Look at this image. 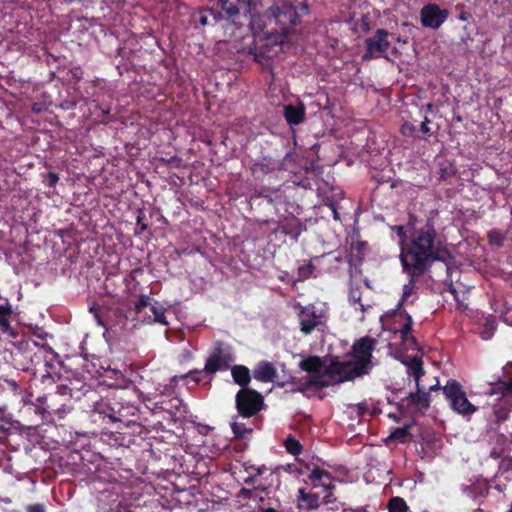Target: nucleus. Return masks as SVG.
<instances>
[{
  "instance_id": "obj_1",
  "label": "nucleus",
  "mask_w": 512,
  "mask_h": 512,
  "mask_svg": "<svg viewBox=\"0 0 512 512\" xmlns=\"http://www.w3.org/2000/svg\"><path fill=\"white\" fill-rule=\"evenodd\" d=\"M430 255V249H428L427 252V250L422 248V246H414L413 249L404 254L402 262H400L403 272L408 276V282L403 286L402 297L395 310V312H398L400 317H405V323L399 329L400 338L404 344L418 351L420 350L419 343L416 338L410 334L413 325L412 317L405 310L401 311V308L408 297L413 294L416 282L431 269L435 262H443L447 268H449V264L453 260L451 254L438 257H432Z\"/></svg>"
},
{
  "instance_id": "obj_2",
  "label": "nucleus",
  "mask_w": 512,
  "mask_h": 512,
  "mask_svg": "<svg viewBox=\"0 0 512 512\" xmlns=\"http://www.w3.org/2000/svg\"><path fill=\"white\" fill-rule=\"evenodd\" d=\"M437 217V211H430L424 216L409 213L406 226L393 225L390 227L391 231L395 232L399 238L400 262H402L404 254L413 249L414 245L415 247L422 246L427 251L430 249L432 257L451 254L436 228Z\"/></svg>"
},
{
  "instance_id": "obj_3",
  "label": "nucleus",
  "mask_w": 512,
  "mask_h": 512,
  "mask_svg": "<svg viewBox=\"0 0 512 512\" xmlns=\"http://www.w3.org/2000/svg\"><path fill=\"white\" fill-rule=\"evenodd\" d=\"M128 391L123 388L105 389L98 400L94 401V411L113 423L130 426L138 423V407L127 399Z\"/></svg>"
},
{
  "instance_id": "obj_4",
  "label": "nucleus",
  "mask_w": 512,
  "mask_h": 512,
  "mask_svg": "<svg viewBox=\"0 0 512 512\" xmlns=\"http://www.w3.org/2000/svg\"><path fill=\"white\" fill-rule=\"evenodd\" d=\"M10 363L20 371L36 373L39 366L47 367L57 353L47 344L21 337L11 343Z\"/></svg>"
},
{
  "instance_id": "obj_5",
  "label": "nucleus",
  "mask_w": 512,
  "mask_h": 512,
  "mask_svg": "<svg viewBox=\"0 0 512 512\" xmlns=\"http://www.w3.org/2000/svg\"><path fill=\"white\" fill-rule=\"evenodd\" d=\"M272 17L279 27L276 32H266V39L275 44H282L287 35L300 23L301 17L309 14L308 5L305 2L293 4L285 1L271 7Z\"/></svg>"
},
{
  "instance_id": "obj_6",
  "label": "nucleus",
  "mask_w": 512,
  "mask_h": 512,
  "mask_svg": "<svg viewBox=\"0 0 512 512\" xmlns=\"http://www.w3.org/2000/svg\"><path fill=\"white\" fill-rule=\"evenodd\" d=\"M377 345V340L370 336H364L356 340L349 352L352 358V375L349 378H358L369 374L372 368V354Z\"/></svg>"
},
{
  "instance_id": "obj_7",
  "label": "nucleus",
  "mask_w": 512,
  "mask_h": 512,
  "mask_svg": "<svg viewBox=\"0 0 512 512\" xmlns=\"http://www.w3.org/2000/svg\"><path fill=\"white\" fill-rule=\"evenodd\" d=\"M442 391L450 408L457 414L467 417L477 411L478 408L468 400L466 392L457 380L449 379Z\"/></svg>"
},
{
  "instance_id": "obj_8",
  "label": "nucleus",
  "mask_w": 512,
  "mask_h": 512,
  "mask_svg": "<svg viewBox=\"0 0 512 512\" xmlns=\"http://www.w3.org/2000/svg\"><path fill=\"white\" fill-rule=\"evenodd\" d=\"M263 396L255 389H240L235 396V406L239 416L251 418L264 407Z\"/></svg>"
},
{
  "instance_id": "obj_9",
  "label": "nucleus",
  "mask_w": 512,
  "mask_h": 512,
  "mask_svg": "<svg viewBox=\"0 0 512 512\" xmlns=\"http://www.w3.org/2000/svg\"><path fill=\"white\" fill-rule=\"evenodd\" d=\"M72 391L73 388H69L66 385L58 386L57 392L37 399L39 405L35 407V412L41 415L43 421H50L53 414H61L65 411V404L61 403L58 405L57 398L59 396H73Z\"/></svg>"
},
{
  "instance_id": "obj_10",
  "label": "nucleus",
  "mask_w": 512,
  "mask_h": 512,
  "mask_svg": "<svg viewBox=\"0 0 512 512\" xmlns=\"http://www.w3.org/2000/svg\"><path fill=\"white\" fill-rule=\"evenodd\" d=\"M389 32L386 29L378 28L373 36L365 39V53L362 56L364 61H369L377 58L389 59L387 52L391 47L388 40Z\"/></svg>"
},
{
  "instance_id": "obj_11",
  "label": "nucleus",
  "mask_w": 512,
  "mask_h": 512,
  "mask_svg": "<svg viewBox=\"0 0 512 512\" xmlns=\"http://www.w3.org/2000/svg\"><path fill=\"white\" fill-rule=\"evenodd\" d=\"M251 0H218L216 7L229 25L240 27L242 17L250 11Z\"/></svg>"
},
{
  "instance_id": "obj_12",
  "label": "nucleus",
  "mask_w": 512,
  "mask_h": 512,
  "mask_svg": "<svg viewBox=\"0 0 512 512\" xmlns=\"http://www.w3.org/2000/svg\"><path fill=\"white\" fill-rule=\"evenodd\" d=\"M449 11L441 9L437 4L424 5L420 10V20L423 27L438 29L447 20Z\"/></svg>"
},
{
  "instance_id": "obj_13",
  "label": "nucleus",
  "mask_w": 512,
  "mask_h": 512,
  "mask_svg": "<svg viewBox=\"0 0 512 512\" xmlns=\"http://www.w3.org/2000/svg\"><path fill=\"white\" fill-rule=\"evenodd\" d=\"M147 307H150V311L153 314V319L150 322L168 325V321L165 316V308L157 301H155L154 304H151L149 296L141 295L138 302L135 304V312L140 315Z\"/></svg>"
},
{
  "instance_id": "obj_14",
  "label": "nucleus",
  "mask_w": 512,
  "mask_h": 512,
  "mask_svg": "<svg viewBox=\"0 0 512 512\" xmlns=\"http://www.w3.org/2000/svg\"><path fill=\"white\" fill-rule=\"evenodd\" d=\"M416 391L410 392L408 396L401 399L402 403H405L407 407H415L419 410H427L430 407V393L426 391V388L420 383H415Z\"/></svg>"
},
{
  "instance_id": "obj_15",
  "label": "nucleus",
  "mask_w": 512,
  "mask_h": 512,
  "mask_svg": "<svg viewBox=\"0 0 512 512\" xmlns=\"http://www.w3.org/2000/svg\"><path fill=\"white\" fill-rule=\"evenodd\" d=\"M352 362L350 361H331L325 369L324 375L333 378L339 376V379L335 380V383H343L346 381H352L355 378H349L352 375L353 370Z\"/></svg>"
},
{
  "instance_id": "obj_16",
  "label": "nucleus",
  "mask_w": 512,
  "mask_h": 512,
  "mask_svg": "<svg viewBox=\"0 0 512 512\" xmlns=\"http://www.w3.org/2000/svg\"><path fill=\"white\" fill-rule=\"evenodd\" d=\"M300 330L305 335L310 334L319 324L321 315L316 312L315 306L303 307L299 313Z\"/></svg>"
},
{
  "instance_id": "obj_17",
  "label": "nucleus",
  "mask_w": 512,
  "mask_h": 512,
  "mask_svg": "<svg viewBox=\"0 0 512 512\" xmlns=\"http://www.w3.org/2000/svg\"><path fill=\"white\" fill-rule=\"evenodd\" d=\"M491 486L485 479H478L470 485H462L461 490L467 497L478 500L490 495Z\"/></svg>"
},
{
  "instance_id": "obj_18",
  "label": "nucleus",
  "mask_w": 512,
  "mask_h": 512,
  "mask_svg": "<svg viewBox=\"0 0 512 512\" xmlns=\"http://www.w3.org/2000/svg\"><path fill=\"white\" fill-rule=\"evenodd\" d=\"M305 106L302 102L297 105L287 104L283 106V116L290 126L301 124L305 120Z\"/></svg>"
},
{
  "instance_id": "obj_19",
  "label": "nucleus",
  "mask_w": 512,
  "mask_h": 512,
  "mask_svg": "<svg viewBox=\"0 0 512 512\" xmlns=\"http://www.w3.org/2000/svg\"><path fill=\"white\" fill-rule=\"evenodd\" d=\"M402 362L407 367L408 375L414 378L415 383H420L421 377L425 374L422 356L414 355L413 357H407Z\"/></svg>"
},
{
  "instance_id": "obj_20",
  "label": "nucleus",
  "mask_w": 512,
  "mask_h": 512,
  "mask_svg": "<svg viewBox=\"0 0 512 512\" xmlns=\"http://www.w3.org/2000/svg\"><path fill=\"white\" fill-rule=\"evenodd\" d=\"M276 374V369L270 362H261L253 371L254 378L263 383L273 382Z\"/></svg>"
},
{
  "instance_id": "obj_21",
  "label": "nucleus",
  "mask_w": 512,
  "mask_h": 512,
  "mask_svg": "<svg viewBox=\"0 0 512 512\" xmlns=\"http://www.w3.org/2000/svg\"><path fill=\"white\" fill-rule=\"evenodd\" d=\"M221 21H225V18L220 15V10L217 7L200 11L196 19L201 26L215 25Z\"/></svg>"
},
{
  "instance_id": "obj_22",
  "label": "nucleus",
  "mask_w": 512,
  "mask_h": 512,
  "mask_svg": "<svg viewBox=\"0 0 512 512\" xmlns=\"http://www.w3.org/2000/svg\"><path fill=\"white\" fill-rule=\"evenodd\" d=\"M211 357H218L224 360L223 362L233 363L235 361V356L233 353V349L231 345L224 343L222 341H216L213 345V349L209 354Z\"/></svg>"
},
{
  "instance_id": "obj_23",
  "label": "nucleus",
  "mask_w": 512,
  "mask_h": 512,
  "mask_svg": "<svg viewBox=\"0 0 512 512\" xmlns=\"http://www.w3.org/2000/svg\"><path fill=\"white\" fill-rule=\"evenodd\" d=\"M281 468L277 466L274 470L270 472V474L265 478L267 482L266 485H259L255 487V490H259L266 495L270 494L272 490H278L281 486L280 479Z\"/></svg>"
},
{
  "instance_id": "obj_24",
  "label": "nucleus",
  "mask_w": 512,
  "mask_h": 512,
  "mask_svg": "<svg viewBox=\"0 0 512 512\" xmlns=\"http://www.w3.org/2000/svg\"><path fill=\"white\" fill-rule=\"evenodd\" d=\"M233 381L241 386V389L248 388V384L251 381V374L248 367L244 365H234L230 367Z\"/></svg>"
},
{
  "instance_id": "obj_25",
  "label": "nucleus",
  "mask_w": 512,
  "mask_h": 512,
  "mask_svg": "<svg viewBox=\"0 0 512 512\" xmlns=\"http://www.w3.org/2000/svg\"><path fill=\"white\" fill-rule=\"evenodd\" d=\"M12 315V308L9 304L0 305V331L13 338L17 337V333L10 325V317Z\"/></svg>"
},
{
  "instance_id": "obj_26",
  "label": "nucleus",
  "mask_w": 512,
  "mask_h": 512,
  "mask_svg": "<svg viewBox=\"0 0 512 512\" xmlns=\"http://www.w3.org/2000/svg\"><path fill=\"white\" fill-rule=\"evenodd\" d=\"M299 507L306 510L317 509L320 506V497L316 493H308L301 488L298 491Z\"/></svg>"
},
{
  "instance_id": "obj_27",
  "label": "nucleus",
  "mask_w": 512,
  "mask_h": 512,
  "mask_svg": "<svg viewBox=\"0 0 512 512\" xmlns=\"http://www.w3.org/2000/svg\"><path fill=\"white\" fill-rule=\"evenodd\" d=\"M221 358L208 356L205 362L203 371L207 374H215L219 371H227L230 369L232 363L223 362Z\"/></svg>"
},
{
  "instance_id": "obj_28",
  "label": "nucleus",
  "mask_w": 512,
  "mask_h": 512,
  "mask_svg": "<svg viewBox=\"0 0 512 512\" xmlns=\"http://www.w3.org/2000/svg\"><path fill=\"white\" fill-rule=\"evenodd\" d=\"M308 478L313 483L316 482V481L320 482L321 485L323 486L324 490L327 491V492L334 489L333 485L325 484L324 483V480H329L330 481L332 479L331 473L329 471H327V470H324V469L319 468V467H314L311 470Z\"/></svg>"
},
{
  "instance_id": "obj_29",
  "label": "nucleus",
  "mask_w": 512,
  "mask_h": 512,
  "mask_svg": "<svg viewBox=\"0 0 512 512\" xmlns=\"http://www.w3.org/2000/svg\"><path fill=\"white\" fill-rule=\"evenodd\" d=\"M324 362L319 356H309L299 363V367L307 373H319Z\"/></svg>"
},
{
  "instance_id": "obj_30",
  "label": "nucleus",
  "mask_w": 512,
  "mask_h": 512,
  "mask_svg": "<svg viewBox=\"0 0 512 512\" xmlns=\"http://www.w3.org/2000/svg\"><path fill=\"white\" fill-rule=\"evenodd\" d=\"M321 377L322 376H320V375L305 377L304 381L301 382L300 386H298L296 389H293V391L304 392L311 387H314V388L328 387V383H321Z\"/></svg>"
},
{
  "instance_id": "obj_31",
  "label": "nucleus",
  "mask_w": 512,
  "mask_h": 512,
  "mask_svg": "<svg viewBox=\"0 0 512 512\" xmlns=\"http://www.w3.org/2000/svg\"><path fill=\"white\" fill-rule=\"evenodd\" d=\"M273 170H274L273 164L266 159H263L262 161L255 162L251 167L252 175L255 178L263 177V176L271 173Z\"/></svg>"
},
{
  "instance_id": "obj_32",
  "label": "nucleus",
  "mask_w": 512,
  "mask_h": 512,
  "mask_svg": "<svg viewBox=\"0 0 512 512\" xmlns=\"http://www.w3.org/2000/svg\"><path fill=\"white\" fill-rule=\"evenodd\" d=\"M388 512H409L410 508L404 498L400 496H393L387 502Z\"/></svg>"
},
{
  "instance_id": "obj_33",
  "label": "nucleus",
  "mask_w": 512,
  "mask_h": 512,
  "mask_svg": "<svg viewBox=\"0 0 512 512\" xmlns=\"http://www.w3.org/2000/svg\"><path fill=\"white\" fill-rule=\"evenodd\" d=\"M488 394H500L502 397L512 395V379L510 381L500 380L493 384Z\"/></svg>"
},
{
  "instance_id": "obj_34",
  "label": "nucleus",
  "mask_w": 512,
  "mask_h": 512,
  "mask_svg": "<svg viewBox=\"0 0 512 512\" xmlns=\"http://www.w3.org/2000/svg\"><path fill=\"white\" fill-rule=\"evenodd\" d=\"M488 394H500L502 397L512 395V379L510 381L500 380L493 384Z\"/></svg>"
},
{
  "instance_id": "obj_35",
  "label": "nucleus",
  "mask_w": 512,
  "mask_h": 512,
  "mask_svg": "<svg viewBox=\"0 0 512 512\" xmlns=\"http://www.w3.org/2000/svg\"><path fill=\"white\" fill-rule=\"evenodd\" d=\"M487 239L489 245L501 248L506 240V235L500 229L493 228L487 232Z\"/></svg>"
},
{
  "instance_id": "obj_36",
  "label": "nucleus",
  "mask_w": 512,
  "mask_h": 512,
  "mask_svg": "<svg viewBox=\"0 0 512 512\" xmlns=\"http://www.w3.org/2000/svg\"><path fill=\"white\" fill-rule=\"evenodd\" d=\"M284 446H285L286 451L293 456H298L303 450V447H302V444L300 443V441L297 440L292 435H289L284 440Z\"/></svg>"
},
{
  "instance_id": "obj_37",
  "label": "nucleus",
  "mask_w": 512,
  "mask_h": 512,
  "mask_svg": "<svg viewBox=\"0 0 512 512\" xmlns=\"http://www.w3.org/2000/svg\"><path fill=\"white\" fill-rule=\"evenodd\" d=\"M231 429L237 439H244L253 432V428L247 427L245 423L238 421L231 423Z\"/></svg>"
},
{
  "instance_id": "obj_38",
  "label": "nucleus",
  "mask_w": 512,
  "mask_h": 512,
  "mask_svg": "<svg viewBox=\"0 0 512 512\" xmlns=\"http://www.w3.org/2000/svg\"><path fill=\"white\" fill-rule=\"evenodd\" d=\"M261 197L265 198L269 203L280 204L282 202V194L280 189H263L260 193Z\"/></svg>"
},
{
  "instance_id": "obj_39",
  "label": "nucleus",
  "mask_w": 512,
  "mask_h": 512,
  "mask_svg": "<svg viewBox=\"0 0 512 512\" xmlns=\"http://www.w3.org/2000/svg\"><path fill=\"white\" fill-rule=\"evenodd\" d=\"M409 428H410V425L398 427L389 434L387 439L388 440H398L399 442L404 443L406 441L407 437L410 435Z\"/></svg>"
},
{
  "instance_id": "obj_40",
  "label": "nucleus",
  "mask_w": 512,
  "mask_h": 512,
  "mask_svg": "<svg viewBox=\"0 0 512 512\" xmlns=\"http://www.w3.org/2000/svg\"><path fill=\"white\" fill-rule=\"evenodd\" d=\"M361 296L362 291L360 286H354L353 284L349 287V301L352 304H360L363 307V304H361Z\"/></svg>"
},
{
  "instance_id": "obj_41",
  "label": "nucleus",
  "mask_w": 512,
  "mask_h": 512,
  "mask_svg": "<svg viewBox=\"0 0 512 512\" xmlns=\"http://www.w3.org/2000/svg\"><path fill=\"white\" fill-rule=\"evenodd\" d=\"M314 266L309 261L298 268V277L301 280H306L313 275Z\"/></svg>"
},
{
  "instance_id": "obj_42",
  "label": "nucleus",
  "mask_w": 512,
  "mask_h": 512,
  "mask_svg": "<svg viewBox=\"0 0 512 512\" xmlns=\"http://www.w3.org/2000/svg\"><path fill=\"white\" fill-rule=\"evenodd\" d=\"M401 133L406 137H419L418 129L411 122H404L400 128Z\"/></svg>"
},
{
  "instance_id": "obj_43",
  "label": "nucleus",
  "mask_w": 512,
  "mask_h": 512,
  "mask_svg": "<svg viewBox=\"0 0 512 512\" xmlns=\"http://www.w3.org/2000/svg\"><path fill=\"white\" fill-rule=\"evenodd\" d=\"M279 468H281V471H285L286 473L291 474L296 478H299L301 475H303V470L295 464L280 465Z\"/></svg>"
},
{
  "instance_id": "obj_44",
  "label": "nucleus",
  "mask_w": 512,
  "mask_h": 512,
  "mask_svg": "<svg viewBox=\"0 0 512 512\" xmlns=\"http://www.w3.org/2000/svg\"><path fill=\"white\" fill-rule=\"evenodd\" d=\"M495 445L499 448H503V451H507L510 449L511 441L510 439L503 433L497 434Z\"/></svg>"
},
{
  "instance_id": "obj_45",
  "label": "nucleus",
  "mask_w": 512,
  "mask_h": 512,
  "mask_svg": "<svg viewBox=\"0 0 512 512\" xmlns=\"http://www.w3.org/2000/svg\"><path fill=\"white\" fill-rule=\"evenodd\" d=\"M95 107L101 111L102 119L99 122L102 124H108L112 120L110 108L102 107L100 104H97Z\"/></svg>"
},
{
  "instance_id": "obj_46",
  "label": "nucleus",
  "mask_w": 512,
  "mask_h": 512,
  "mask_svg": "<svg viewBox=\"0 0 512 512\" xmlns=\"http://www.w3.org/2000/svg\"><path fill=\"white\" fill-rule=\"evenodd\" d=\"M58 181L59 175L55 172H49L46 175H44V182L50 188L55 187Z\"/></svg>"
},
{
  "instance_id": "obj_47",
  "label": "nucleus",
  "mask_w": 512,
  "mask_h": 512,
  "mask_svg": "<svg viewBox=\"0 0 512 512\" xmlns=\"http://www.w3.org/2000/svg\"><path fill=\"white\" fill-rule=\"evenodd\" d=\"M494 415L496 418V423L500 424L507 419L508 411L505 408L500 407L494 410Z\"/></svg>"
},
{
  "instance_id": "obj_48",
  "label": "nucleus",
  "mask_w": 512,
  "mask_h": 512,
  "mask_svg": "<svg viewBox=\"0 0 512 512\" xmlns=\"http://www.w3.org/2000/svg\"><path fill=\"white\" fill-rule=\"evenodd\" d=\"M202 372H204V371L203 370H192L184 377L191 378L193 382H195L196 384H199L202 380L199 375Z\"/></svg>"
},
{
  "instance_id": "obj_49",
  "label": "nucleus",
  "mask_w": 512,
  "mask_h": 512,
  "mask_svg": "<svg viewBox=\"0 0 512 512\" xmlns=\"http://www.w3.org/2000/svg\"><path fill=\"white\" fill-rule=\"evenodd\" d=\"M26 512H46V506L40 503L28 505Z\"/></svg>"
},
{
  "instance_id": "obj_50",
  "label": "nucleus",
  "mask_w": 512,
  "mask_h": 512,
  "mask_svg": "<svg viewBox=\"0 0 512 512\" xmlns=\"http://www.w3.org/2000/svg\"><path fill=\"white\" fill-rule=\"evenodd\" d=\"M144 219H145V214L142 211H140L137 215L136 223L138 226H140L141 231H146L148 229V224H146L144 222Z\"/></svg>"
},
{
  "instance_id": "obj_51",
  "label": "nucleus",
  "mask_w": 512,
  "mask_h": 512,
  "mask_svg": "<svg viewBox=\"0 0 512 512\" xmlns=\"http://www.w3.org/2000/svg\"><path fill=\"white\" fill-rule=\"evenodd\" d=\"M325 205H327V206L332 210L333 218H334L335 220H340V214H339V212H338V210H337L336 202H334V201H332V200H331V201H328V200H327V201L325 202Z\"/></svg>"
},
{
  "instance_id": "obj_52",
  "label": "nucleus",
  "mask_w": 512,
  "mask_h": 512,
  "mask_svg": "<svg viewBox=\"0 0 512 512\" xmlns=\"http://www.w3.org/2000/svg\"><path fill=\"white\" fill-rule=\"evenodd\" d=\"M505 451H503V448H499L498 446H494L492 450L490 451V457L497 460L500 459Z\"/></svg>"
},
{
  "instance_id": "obj_53",
  "label": "nucleus",
  "mask_w": 512,
  "mask_h": 512,
  "mask_svg": "<svg viewBox=\"0 0 512 512\" xmlns=\"http://www.w3.org/2000/svg\"><path fill=\"white\" fill-rule=\"evenodd\" d=\"M255 491H256L255 488L254 489L241 488L239 494H240V496H242L245 499H251L253 497V493Z\"/></svg>"
},
{
  "instance_id": "obj_54",
  "label": "nucleus",
  "mask_w": 512,
  "mask_h": 512,
  "mask_svg": "<svg viewBox=\"0 0 512 512\" xmlns=\"http://www.w3.org/2000/svg\"><path fill=\"white\" fill-rule=\"evenodd\" d=\"M429 123H430V120L427 117H425V119L421 123L420 129H419L423 134H429L430 133V128L428 126Z\"/></svg>"
},
{
  "instance_id": "obj_55",
  "label": "nucleus",
  "mask_w": 512,
  "mask_h": 512,
  "mask_svg": "<svg viewBox=\"0 0 512 512\" xmlns=\"http://www.w3.org/2000/svg\"><path fill=\"white\" fill-rule=\"evenodd\" d=\"M283 232L287 235H294V237L297 239L301 231L299 229L293 230L292 228L288 227V225H286L283 227Z\"/></svg>"
},
{
  "instance_id": "obj_56",
  "label": "nucleus",
  "mask_w": 512,
  "mask_h": 512,
  "mask_svg": "<svg viewBox=\"0 0 512 512\" xmlns=\"http://www.w3.org/2000/svg\"><path fill=\"white\" fill-rule=\"evenodd\" d=\"M247 470L254 471L255 472V474H254L255 476H260V475H262L265 472L266 467L264 465L259 466V467L250 466L249 468H247Z\"/></svg>"
},
{
  "instance_id": "obj_57",
  "label": "nucleus",
  "mask_w": 512,
  "mask_h": 512,
  "mask_svg": "<svg viewBox=\"0 0 512 512\" xmlns=\"http://www.w3.org/2000/svg\"><path fill=\"white\" fill-rule=\"evenodd\" d=\"M211 430V427L206 424H199L198 425V431L201 435L206 436L209 431Z\"/></svg>"
},
{
  "instance_id": "obj_58",
  "label": "nucleus",
  "mask_w": 512,
  "mask_h": 512,
  "mask_svg": "<svg viewBox=\"0 0 512 512\" xmlns=\"http://www.w3.org/2000/svg\"><path fill=\"white\" fill-rule=\"evenodd\" d=\"M293 183L297 184V185H299V186H301V187H303L305 189L311 188V183H310L309 179H307V178L302 179V180H300L298 182L293 181Z\"/></svg>"
},
{
  "instance_id": "obj_59",
  "label": "nucleus",
  "mask_w": 512,
  "mask_h": 512,
  "mask_svg": "<svg viewBox=\"0 0 512 512\" xmlns=\"http://www.w3.org/2000/svg\"><path fill=\"white\" fill-rule=\"evenodd\" d=\"M167 162L173 166V167H179L180 166V163H181V159L177 156H174V157H171L169 160H167Z\"/></svg>"
},
{
  "instance_id": "obj_60",
  "label": "nucleus",
  "mask_w": 512,
  "mask_h": 512,
  "mask_svg": "<svg viewBox=\"0 0 512 512\" xmlns=\"http://www.w3.org/2000/svg\"><path fill=\"white\" fill-rule=\"evenodd\" d=\"M471 18V14L466 11H461L458 15V19L461 21H468Z\"/></svg>"
},
{
  "instance_id": "obj_61",
  "label": "nucleus",
  "mask_w": 512,
  "mask_h": 512,
  "mask_svg": "<svg viewBox=\"0 0 512 512\" xmlns=\"http://www.w3.org/2000/svg\"><path fill=\"white\" fill-rule=\"evenodd\" d=\"M256 477L255 475H250L249 477H247L245 480H244V483L246 485H254L255 484V481H256Z\"/></svg>"
},
{
  "instance_id": "obj_62",
  "label": "nucleus",
  "mask_w": 512,
  "mask_h": 512,
  "mask_svg": "<svg viewBox=\"0 0 512 512\" xmlns=\"http://www.w3.org/2000/svg\"><path fill=\"white\" fill-rule=\"evenodd\" d=\"M324 376L325 375L323 374L322 377H321V383H328V387L333 385V384H336L335 383V379L329 378V377L327 379H325Z\"/></svg>"
},
{
  "instance_id": "obj_63",
  "label": "nucleus",
  "mask_w": 512,
  "mask_h": 512,
  "mask_svg": "<svg viewBox=\"0 0 512 512\" xmlns=\"http://www.w3.org/2000/svg\"><path fill=\"white\" fill-rule=\"evenodd\" d=\"M439 389H440L439 381L436 380V383L434 385H431L427 391H429V393H430L431 391H435V390H439Z\"/></svg>"
},
{
  "instance_id": "obj_64",
  "label": "nucleus",
  "mask_w": 512,
  "mask_h": 512,
  "mask_svg": "<svg viewBox=\"0 0 512 512\" xmlns=\"http://www.w3.org/2000/svg\"><path fill=\"white\" fill-rule=\"evenodd\" d=\"M259 509L261 512H278L275 508H272V507H267V508L260 507Z\"/></svg>"
}]
</instances>
